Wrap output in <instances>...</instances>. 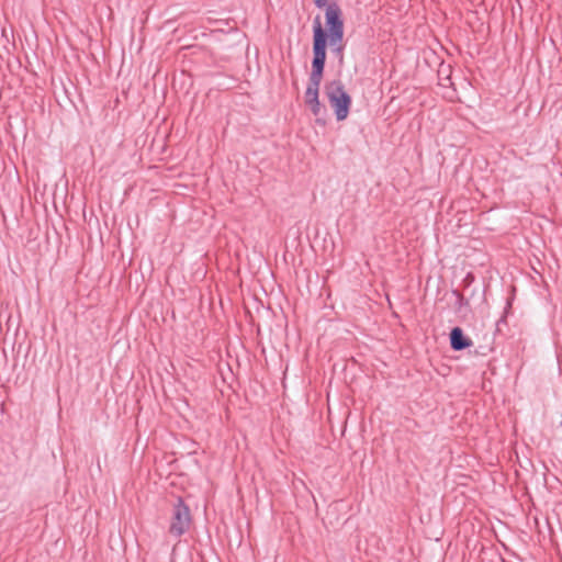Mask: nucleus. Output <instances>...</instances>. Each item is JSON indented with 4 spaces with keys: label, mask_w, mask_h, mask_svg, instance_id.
Returning a JSON list of instances; mask_svg holds the SVG:
<instances>
[{
    "label": "nucleus",
    "mask_w": 562,
    "mask_h": 562,
    "mask_svg": "<svg viewBox=\"0 0 562 562\" xmlns=\"http://www.w3.org/2000/svg\"><path fill=\"white\" fill-rule=\"evenodd\" d=\"M474 280H475L474 274L472 272H468L462 280V285L464 288H470L472 285V283L474 282Z\"/></svg>",
    "instance_id": "9d476101"
},
{
    "label": "nucleus",
    "mask_w": 562,
    "mask_h": 562,
    "mask_svg": "<svg viewBox=\"0 0 562 562\" xmlns=\"http://www.w3.org/2000/svg\"><path fill=\"white\" fill-rule=\"evenodd\" d=\"M323 9H325V25L322 24L321 15L317 14L312 26L313 40L317 45L321 41L322 44H326L327 38L336 41L345 33L344 13L337 0H330Z\"/></svg>",
    "instance_id": "f257e3e1"
},
{
    "label": "nucleus",
    "mask_w": 562,
    "mask_h": 562,
    "mask_svg": "<svg viewBox=\"0 0 562 562\" xmlns=\"http://www.w3.org/2000/svg\"><path fill=\"white\" fill-rule=\"evenodd\" d=\"M450 348L453 351H463L473 346V340L467 336L459 326L451 328L449 333Z\"/></svg>",
    "instance_id": "423d86ee"
},
{
    "label": "nucleus",
    "mask_w": 562,
    "mask_h": 562,
    "mask_svg": "<svg viewBox=\"0 0 562 562\" xmlns=\"http://www.w3.org/2000/svg\"><path fill=\"white\" fill-rule=\"evenodd\" d=\"M323 74L311 70L308 85L305 91V104L311 108L321 104L319 101V86L323 79Z\"/></svg>",
    "instance_id": "39448f33"
},
{
    "label": "nucleus",
    "mask_w": 562,
    "mask_h": 562,
    "mask_svg": "<svg viewBox=\"0 0 562 562\" xmlns=\"http://www.w3.org/2000/svg\"><path fill=\"white\" fill-rule=\"evenodd\" d=\"M344 36L336 38V41L328 40L326 44H322V41L316 44V41L313 40V59H312V69L319 74L324 75V69L326 65L327 57V47L329 46L331 53L338 58L339 63L344 61V45H342Z\"/></svg>",
    "instance_id": "7ed1b4c3"
},
{
    "label": "nucleus",
    "mask_w": 562,
    "mask_h": 562,
    "mask_svg": "<svg viewBox=\"0 0 562 562\" xmlns=\"http://www.w3.org/2000/svg\"><path fill=\"white\" fill-rule=\"evenodd\" d=\"M324 93L334 110V114L338 122L348 117L352 99L346 91L345 86L340 79L327 81L324 86Z\"/></svg>",
    "instance_id": "f03ea898"
},
{
    "label": "nucleus",
    "mask_w": 562,
    "mask_h": 562,
    "mask_svg": "<svg viewBox=\"0 0 562 562\" xmlns=\"http://www.w3.org/2000/svg\"><path fill=\"white\" fill-rule=\"evenodd\" d=\"M310 110L313 113V115L315 116L316 124H318L321 126H325L326 122H327L326 121V117H327L326 106L321 103L318 105L311 106Z\"/></svg>",
    "instance_id": "6e6552de"
},
{
    "label": "nucleus",
    "mask_w": 562,
    "mask_h": 562,
    "mask_svg": "<svg viewBox=\"0 0 562 562\" xmlns=\"http://www.w3.org/2000/svg\"><path fill=\"white\" fill-rule=\"evenodd\" d=\"M190 522V508L181 497H178L172 508L169 533L175 537L182 536L189 529Z\"/></svg>",
    "instance_id": "20e7f679"
},
{
    "label": "nucleus",
    "mask_w": 562,
    "mask_h": 562,
    "mask_svg": "<svg viewBox=\"0 0 562 562\" xmlns=\"http://www.w3.org/2000/svg\"><path fill=\"white\" fill-rule=\"evenodd\" d=\"M314 4L318 9H323L325 5H328L330 0H313Z\"/></svg>",
    "instance_id": "9b49d317"
},
{
    "label": "nucleus",
    "mask_w": 562,
    "mask_h": 562,
    "mask_svg": "<svg viewBox=\"0 0 562 562\" xmlns=\"http://www.w3.org/2000/svg\"><path fill=\"white\" fill-rule=\"evenodd\" d=\"M510 308H512V302H510V300H507L506 305L504 307L503 316L496 323L497 330H501L502 325H507L506 318H507V315H508Z\"/></svg>",
    "instance_id": "1a4fd4ad"
},
{
    "label": "nucleus",
    "mask_w": 562,
    "mask_h": 562,
    "mask_svg": "<svg viewBox=\"0 0 562 562\" xmlns=\"http://www.w3.org/2000/svg\"><path fill=\"white\" fill-rule=\"evenodd\" d=\"M452 295L456 297L454 308L457 313H462L469 310V299H467L459 290H452Z\"/></svg>",
    "instance_id": "0eeeda50"
}]
</instances>
